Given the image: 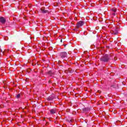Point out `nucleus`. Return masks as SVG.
<instances>
[{"instance_id":"nucleus-1","label":"nucleus","mask_w":127,"mask_h":127,"mask_svg":"<svg viewBox=\"0 0 127 127\" xmlns=\"http://www.w3.org/2000/svg\"><path fill=\"white\" fill-rule=\"evenodd\" d=\"M110 55H105L104 56L101 57L99 59L101 62L103 63H108L110 61Z\"/></svg>"},{"instance_id":"nucleus-2","label":"nucleus","mask_w":127,"mask_h":127,"mask_svg":"<svg viewBox=\"0 0 127 127\" xmlns=\"http://www.w3.org/2000/svg\"><path fill=\"white\" fill-rule=\"evenodd\" d=\"M59 56L62 59L64 60L68 58V54L66 52H63L59 53Z\"/></svg>"},{"instance_id":"nucleus-3","label":"nucleus","mask_w":127,"mask_h":127,"mask_svg":"<svg viewBox=\"0 0 127 127\" xmlns=\"http://www.w3.org/2000/svg\"><path fill=\"white\" fill-rule=\"evenodd\" d=\"M84 23H85L84 21H78L76 24L77 27L79 28V27H81V26H83L84 25Z\"/></svg>"},{"instance_id":"nucleus-4","label":"nucleus","mask_w":127,"mask_h":127,"mask_svg":"<svg viewBox=\"0 0 127 127\" xmlns=\"http://www.w3.org/2000/svg\"><path fill=\"white\" fill-rule=\"evenodd\" d=\"M112 34H114L115 35H117L119 33V30L117 28H113L112 29Z\"/></svg>"},{"instance_id":"nucleus-5","label":"nucleus","mask_w":127,"mask_h":127,"mask_svg":"<svg viewBox=\"0 0 127 127\" xmlns=\"http://www.w3.org/2000/svg\"><path fill=\"white\" fill-rule=\"evenodd\" d=\"M0 22L1 23V24H5L6 20L3 17H0Z\"/></svg>"},{"instance_id":"nucleus-6","label":"nucleus","mask_w":127,"mask_h":127,"mask_svg":"<svg viewBox=\"0 0 127 127\" xmlns=\"http://www.w3.org/2000/svg\"><path fill=\"white\" fill-rule=\"evenodd\" d=\"M40 11L42 12V13H47V12H48V10H45V7L41 8Z\"/></svg>"},{"instance_id":"nucleus-7","label":"nucleus","mask_w":127,"mask_h":127,"mask_svg":"<svg viewBox=\"0 0 127 127\" xmlns=\"http://www.w3.org/2000/svg\"><path fill=\"white\" fill-rule=\"evenodd\" d=\"M82 111L83 112H85V113H89L90 111H91V109L89 107L85 108L82 109Z\"/></svg>"},{"instance_id":"nucleus-8","label":"nucleus","mask_w":127,"mask_h":127,"mask_svg":"<svg viewBox=\"0 0 127 127\" xmlns=\"http://www.w3.org/2000/svg\"><path fill=\"white\" fill-rule=\"evenodd\" d=\"M56 113V109H53L50 110V113L52 115H54Z\"/></svg>"},{"instance_id":"nucleus-9","label":"nucleus","mask_w":127,"mask_h":127,"mask_svg":"<svg viewBox=\"0 0 127 127\" xmlns=\"http://www.w3.org/2000/svg\"><path fill=\"white\" fill-rule=\"evenodd\" d=\"M112 11L113 12H117V8H113L111 9Z\"/></svg>"},{"instance_id":"nucleus-10","label":"nucleus","mask_w":127,"mask_h":127,"mask_svg":"<svg viewBox=\"0 0 127 127\" xmlns=\"http://www.w3.org/2000/svg\"><path fill=\"white\" fill-rule=\"evenodd\" d=\"M16 98H17V99H19V98H20V94H17Z\"/></svg>"},{"instance_id":"nucleus-11","label":"nucleus","mask_w":127,"mask_h":127,"mask_svg":"<svg viewBox=\"0 0 127 127\" xmlns=\"http://www.w3.org/2000/svg\"><path fill=\"white\" fill-rule=\"evenodd\" d=\"M47 100H48V101H52L53 99H52V97H49L47 98Z\"/></svg>"},{"instance_id":"nucleus-12","label":"nucleus","mask_w":127,"mask_h":127,"mask_svg":"<svg viewBox=\"0 0 127 127\" xmlns=\"http://www.w3.org/2000/svg\"><path fill=\"white\" fill-rule=\"evenodd\" d=\"M113 14L114 15H116V12H114V13H113Z\"/></svg>"},{"instance_id":"nucleus-13","label":"nucleus","mask_w":127,"mask_h":127,"mask_svg":"<svg viewBox=\"0 0 127 127\" xmlns=\"http://www.w3.org/2000/svg\"><path fill=\"white\" fill-rule=\"evenodd\" d=\"M103 3H105V4H106V1H103Z\"/></svg>"},{"instance_id":"nucleus-14","label":"nucleus","mask_w":127,"mask_h":127,"mask_svg":"<svg viewBox=\"0 0 127 127\" xmlns=\"http://www.w3.org/2000/svg\"><path fill=\"white\" fill-rule=\"evenodd\" d=\"M99 2H101V1H98Z\"/></svg>"},{"instance_id":"nucleus-15","label":"nucleus","mask_w":127,"mask_h":127,"mask_svg":"<svg viewBox=\"0 0 127 127\" xmlns=\"http://www.w3.org/2000/svg\"><path fill=\"white\" fill-rule=\"evenodd\" d=\"M1 52H2V51L1 50Z\"/></svg>"},{"instance_id":"nucleus-16","label":"nucleus","mask_w":127,"mask_h":127,"mask_svg":"<svg viewBox=\"0 0 127 127\" xmlns=\"http://www.w3.org/2000/svg\"><path fill=\"white\" fill-rule=\"evenodd\" d=\"M70 122H72V120H70Z\"/></svg>"},{"instance_id":"nucleus-17","label":"nucleus","mask_w":127,"mask_h":127,"mask_svg":"<svg viewBox=\"0 0 127 127\" xmlns=\"http://www.w3.org/2000/svg\"><path fill=\"white\" fill-rule=\"evenodd\" d=\"M5 40H7L6 39H5V38L4 39Z\"/></svg>"}]
</instances>
